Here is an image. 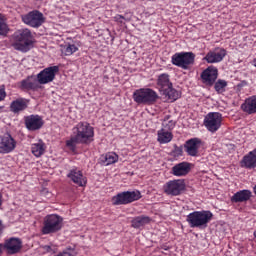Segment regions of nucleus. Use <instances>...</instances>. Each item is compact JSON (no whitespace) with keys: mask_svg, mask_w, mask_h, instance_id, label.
Masks as SVG:
<instances>
[{"mask_svg":"<svg viewBox=\"0 0 256 256\" xmlns=\"http://www.w3.org/2000/svg\"><path fill=\"white\" fill-rule=\"evenodd\" d=\"M162 125H163L162 129H165L166 131L170 132L172 129H174L176 123L174 122V120H169V117H168V118H165Z\"/></svg>","mask_w":256,"mask_h":256,"instance_id":"nucleus-34","label":"nucleus"},{"mask_svg":"<svg viewBox=\"0 0 256 256\" xmlns=\"http://www.w3.org/2000/svg\"><path fill=\"white\" fill-rule=\"evenodd\" d=\"M253 193L256 195V185L253 187Z\"/></svg>","mask_w":256,"mask_h":256,"instance_id":"nucleus-41","label":"nucleus"},{"mask_svg":"<svg viewBox=\"0 0 256 256\" xmlns=\"http://www.w3.org/2000/svg\"><path fill=\"white\" fill-rule=\"evenodd\" d=\"M94 141V128L87 122H80L72 130V137L66 145L74 151L77 144H90Z\"/></svg>","mask_w":256,"mask_h":256,"instance_id":"nucleus-1","label":"nucleus"},{"mask_svg":"<svg viewBox=\"0 0 256 256\" xmlns=\"http://www.w3.org/2000/svg\"><path fill=\"white\" fill-rule=\"evenodd\" d=\"M142 198V195L139 191H127L119 193L117 196H114L112 201L114 205H127L132 202L138 201Z\"/></svg>","mask_w":256,"mask_h":256,"instance_id":"nucleus-10","label":"nucleus"},{"mask_svg":"<svg viewBox=\"0 0 256 256\" xmlns=\"http://www.w3.org/2000/svg\"><path fill=\"white\" fill-rule=\"evenodd\" d=\"M6 97L5 88H0V102L3 101Z\"/></svg>","mask_w":256,"mask_h":256,"instance_id":"nucleus-38","label":"nucleus"},{"mask_svg":"<svg viewBox=\"0 0 256 256\" xmlns=\"http://www.w3.org/2000/svg\"><path fill=\"white\" fill-rule=\"evenodd\" d=\"M162 94L166 97V99L170 100V102H174L181 97L180 92H178V90H175L173 84L172 86L166 88L165 91L162 92Z\"/></svg>","mask_w":256,"mask_h":256,"instance_id":"nucleus-27","label":"nucleus"},{"mask_svg":"<svg viewBox=\"0 0 256 256\" xmlns=\"http://www.w3.org/2000/svg\"><path fill=\"white\" fill-rule=\"evenodd\" d=\"M252 196V192L249 190H241L239 192H236L233 196L232 199H230V201H232V203H242V202H247L248 200H250Z\"/></svg>","mask_w":256,"mask_h":256,"instance_id":"nucleus-24","label":"nucleus"},{"mask_svg":"<svg viewBox=\"0 0 256 256\" xmlns=\"http://www.w3.org/2000/svg\"><path fill=\"white\" fill-rule=\"evenodd\" d=\"M39 82L36 76H28L25 80L20 81L21 90H36L38 88Z\"/></svg>","mask_w":256,"mask_h":256,"instance_id":"nucleus-21","label":"nucleus"},{"mask_svg":"<svg viewBox=\"0 0 256 256\" xmlns=\"http://www.w3.org/2000/svg\"><path fill=\"white\" fill-rule=\"evenodd\" d=\"M201 147V140L198 138L190 139L186 141L184 149L189 156L197 157L199 156V148Z\"/></svg>","mask_w":256,"mask_h":256,"instance_id":"nucleus-18","label":"nucleus"},{"mask_svg":"<svg viewBox=\"0 0 256 256\" xmlns=\"http://www.w3.org/2000/svg\"><path fill=\"white\" fill-rule=\"evenodd\" d=\"M3 253V246H2V243H0V256L2 255Z\"/></svg>","mask_w":256,"mask_h":256,"instance_id":"nucleus-39","label":"nucleus"},{"mask_svg":"<svg viewBox=\"0 0 256 256\" xmlns=\"http://www.w3.org/2000/svg\"><path fill=\"white\" fill-rule=\"evenodd\" d=\"M56 256H76L75 249L68 247L64 251L58 253Z\"/></svg>","mask_w":256,"mask_h":256,"instance_id":"nucleus-35","label":"nucleus"},{"mask_svg":"<svg viewBox=\"0 0 256 256\" xmlns=\"http://www.w3.org/2000/svg\"><path fill=\"white\" fill-rule=\"evenodd\" d=\"M172 153L174 154V157H179V156H182L183 150L180 147H176L174 148V152Z\"/></svg>","mask_w":256,"mask_h":256,"instance_id":"nucleus-37","label":"nucleus"},{"mask_svg":"<svg viewBox=\"0 0 256 256\" xmlns=\"http://www.w3.org/2000/svg\"><path fill=\"white\" fill-rule=\"evenodd\" d=\"M59 72V66H49L37 74V81L40 85H46L53 82L55 75Z\"/></svg>","mask_w":256,"mask_h":256,"instance_id":"nucleus-11","label":"nucleus"},{"mask_svg":"<svg viewBox=\"0 0 256 256\" xmlns=\"http://www.w3.org/2000/svg\"><path fill=\"white\" fill-rule=\"evenodd\" d=\"M202 78V82H204V84L208 85V86H212L214 85V83L216 82L217 78H218V70L217 68H213V67H208L206 68V70H204V72H202L201 76Z\"/></svg>","mask_w":256,"mask_h":256,"instance_id":"nucleus-15","label":"nucleus"},{"mask_svg":"<svg viewBox=\"0 0 256 256\" xmlns=\"http://www.w3.org/2000/svg\"><path fill=\"white\" fill-rule=\"evenodd\" d=\"M226 55H227L226 49L218 47L206 53V56H204V60L210 64L220 63L223 61Z\"/></svg>","mask_w":256,"mask_h":256,"instance_id":"nucleus-13","label":"nucleus"},{"mask_svg":"<svg viewBox=\"0 0 256 256\" xmlns=\"http://www.w3.org/2000/svg\"><path fill=\"white\" fill-rule=\"evenodd\" d=\"M24 24L32 27L39 28L45 22V18L42 12L33 10L21 16Z\"/></svg>","mask_w":256,"mask_h":256,"instance_id":"nucleus-9","label":"nucleus"},{"mask_svg":"<svg viewBox=\"0 0 256 256\" xmlns=\"http://www.w3.org/2000/svg\"><path fill=\"white\" fill-rule=\"evenodd\" d=\"M172 82H170L169 74H160L157 80V86L161 93L172 87Z\"/></svg>","mask_w":256,"mask_h":256,"instance_id":"nucleus-25","label":"nucleus"},{"mask_svg":"<svg viewBox=\"0 0 256 256\" xmlns=\"http://www.w3.org/2000/svg\"><path fill=\"white\" fill-rule=\"evenodd\" d=\"M151 219L147 216H139L132 220V227L138 229L149 224Z\"/></svg>","mask_w":256,"mask_h":256,"instance_id":"nucleus-29","label":"nucleus"},{"mask_svg":"<svg viewBox=\"0 0 256 256\" xmlns=\"http://www.w3.org/2000/svg\"><path fill=\"white\" fill-rule=\"evenodd\" d=\"M190 170H191L190 164L187 162H182L172 167V175L176 177L186 176L190 172Z\"/></svg>","mask_w":256,"mask_h":256,"instance_id":"nucleus-23","label":"nucleus"},{"mask_svg":"<svg viewBox=\"0 0 256 256\" xmlns=\"http://www.w3.org/2000/svg\"><path fill=\"white\" fill-rule=\"evenodd\" d=\"M3 249L9 255L17 254L21 251L23 247V242L20 238L11 237L5 240L4 244H2Z\"/></svg>","mask_w":256,"mask_h":256,"instance_id":"nucleus-12","label":"nucleus"},{"mask_svg":"<svg viewBox=\"0 0 256 256\" xmlns=\"http://www.w3.org/2000/svg\"><path fill=\"white\" fill-rule=\"evenodd\" d=\"M241 167L246 169H255L256 168V149L249 152L241 160Z\"/></svg>","mask_w":256,"mask_h":256,"instance_id":"nucleus-20","label":"nucleus"},{"mask_svg":"<svg viewBox=\"0 0 256 256\" xmlns=\"http://www.w3.org/2000/svg\"><path fill=\"white\" fill-rule=\"evenodd\" d=\"M157 135H158L157 141L160 144H168L173 139V134L171 133V131H168V130L163 129V128L158 131Z\"/></svg>","mask_w":256,"mask_h":256,"instance_id":"nucleus-26","label":"nucleus"},{"mask_svg":"<svg viewBox=\"0 0 256 256\" xmlns=\"http://www.w3.org/2000/svg\"><path fill=\"white\" fill-rule=\"evenodd\" d=\"M1 226H2V224H1V221H0V231H1Z\"/></svg>","mask_w":256,"mask_h":256,"instance_id":"nucleus-45","label":"nucleus"},{"mask_svg":"<svg viewBox=\"0 0 256 256\" xmlns=\"http://www.w3.org/2000/svg\"><path fill=\"white\" fill-rule=\"evenodd\" d=\"M62 218L58 215H48L44 220L42 233L44 235L58 232L62 228Z\"/></svg>","mask_w":256,"mask_h":256,"instance_id":"nucleus-7","label":"nucleus"},{"mask_svg":"<svg viewBox=\"0 0 256 256\" xmlns=\"http://www.w3.org/2000/svg\"><path fill=\"white\" fill-rule=\"evenodd\" d=\"M212 218L213 214L210 211H195L186 216V222L190 228H206Z\"/></svg>","mask_w":256,"mask_h":256,"instance_id":"nucleus-3","label":"nucleus"},{"mask_svg":"<svg viewBox=\"0 0 256 256\" xmlns=\"http://www.w3.org/2000/svg\"><path fill=\"white\" fill-rule=\"evenodd\" d=\"M46 151V145L42 140H39L37 143L31 145V152L32 154L39 158L41 157Z\"/></svg>","mask_w":256,"mask_h":256,"instance_id":"nucleus-28","label":"nucleus"},{"mask_svg":"<svg viewBox=\"0 0 256 256\" xmlns=\"http://www.w3.org/2000/svg\"><path fill=\"white\" fill-rule=\"evenodd\" d=\"M9 33V27L6 23V18L3 14L0 13V36H7Z\"/></svg>","mask_w":256,"mask_h":256,"instance_id":"nucleus-31","label":"nucleus"},{"mask_svg":"<svg viewBox=\"0 0 256 256\" xmlns=\"http://www.w3.org/2000/svg\"><path fill=\"white\" fill-rule=\"evenodd\" d=\"M4 108V106H0V110H2Z\"/></svg>","mask_w":256,"mask_h":256,"instance_id":"nucleus-44","label":"nucleus"},{"mask_svg":"<svg viewBox=\"0 0 256 256\" xmlns=\"http://www.w3.org/2000/svg\"><path fill=\"white\" fill-rule=\"evenodd\" d=\"M13 44L15 50L26 53L33 46V35L28 28H22L13 34Z\"/></svg>","mask_w":256,"mask_h":256,"instance_id":"nucleus-2","label":"nucleus"},{"mask_svg":"<svg viewBox=\"0 0 256 256\" xmlns=\"http://www.w3.org/2000/svg\"><path fill=\"white\" fill-rule=\"evenodd\" d=\"M119 160V157L116 153L110 152L105 155L103 162L106 164V166H109L111 164L116 163Z\"/></svg>","mask_w":256,"mask_h":256,"instance_id":"nucleus-32","label":"nucleus"},{"mask_svg":"<svg viewBox=\"0 0 256 256\" xmlns=\"http://www.w3.org/2000/svg\"><path fill=\"white\" fill-rule=\"evenodd\" d=\"M254 237L256 238V230L253 232Z\"/></svg>","mask_w":256,"mask_h":256,"instance_id":"nucleus-43","label":"nucleus"},{"mask_svg":"<svg viewBox=\"0 0 256 256\" xmlns=\"http://www.w3.org/2000/svg\"><path fill=\"white\" fill-rule=\"evenodd\" d=\"M223 116L220 112H208L204 118V127L210 131V133L217 132L222 125Z\"/></svg>","mask_w":256,"mask_h":256,"instance_id":"nucleus-6","label":"nucleus"},{"mask_svg":"<svg viewBox=\"0 0 256 256\" xmlns=\"http://www.w3.org/2000/svg\"><path fill=\"white\" fill-rule=\"evenodd\" d=\"M186 189V183L183 179L168 181L164 186V193L168 196H180Z\"/></svg>","mask_w":256,"mask_h":256,"instance_id":"nucleus-8","label":"nucleus"},{"mask_svg":"<svg viewBox=\"0 0 256 256\" xmlns=\"http://www.w3.org/2000/svg\"><path fill=\"white\" fill-rule=\"evenodd\" d=\"M252 65L256 67V58L253 59Z\"/></svg>","mask_w":256,"mask_h":256,"instance_id":"nucleus-40","label":"nucleus"},{"mask_svg":"<svg viewBox=\"0 0 256 256\" xmlns=\"http://www.w3.org/2000/svg\"><path fill=\"white\" fill-rule=\"evenodd\" d=\"M1 205H2V195L0 193V207H1Z\"/></svg>","mask_w":256,"mask_h":256,"instance_id":"nucleus-42","label":"nucleus"},{"mask_svg":"<svg viewBox=\"0 0 256 256\" xmlns=\"http://www.w3.org/2000/svg\"><path fill=\"white\" fill-rule=\"evenodd\" d=\"M226 87H227L226 80H218V82H216V84H214V89L218 93H223L225 91Z\"/></svg>","mask_w":256,"mask_h":256,"instance_id":"nucleus-33","label":"nucleus"},{"mask_svg":"<svg viewBox=\"0 0 256 256\" xmlns=\"http://www.w3.org/2000/svg\"><path fill=\"white\" fill-rule=\"evenodd\" d=\"M67 176L80 187H85L87 184L86 177H84L82 172L77 168L72 169Z\"/></svg>","mask_w":256,"mask_h":256,"instance_id":"nucleus-19","label":"nucleus"},{"mask_svg":"<svg viewBox=\"0 0 256 256\" xmlns=\"http://www.w3.org/2000/svg\"><path fill=\"white\" fill-rule=\"evenodd\" d=\"M172 65L188 70L190 65H193L195 62V54L193 52H176L172 56Z\"/></svg>","mask_w":256,"mask_h":256,"instance_id":"nucleus-5","label":"nucleus"},{"mask_svg":"<svg viewBox=\"0 0 256 256\" xmlns=\"http://www.w3.org/2000/svg\"><path fill=\"white\" fill-rule=\"evenodd\" d=\"M29 105V100L27 98H15V100H12L10 103L9 109L10 112L18 115L22 112H24Z\"/></svg>","mask_w":256,"mask_h":256,"instance_id":"nucleus-14","label":"nucleus"},{"mask_svg":"<svg viewBox=\"0 0 256 256\" xmlns=\"http://www.w3.org/2000/svg\"><path fill=\"white\" fill-rule=\"evenodd\" d=\"M241 109L245 113L252 115L256 113V96L246 98L245 102L241 104Z\"/></svg>","mask_w":256,"mask_h":256,"instance_id":"nucleus-22","label":"nucleus"},{"mask_svg":"<svg viewBox=\"0 0 256 256\" xmlns=\"http://www.w3.org/2000/svg\"><path fill=\"white\" fill-rule=\"evenodd\" d=\"M114 20L120 24H124L125 21L129 22L130 19L129 18H126L125 16L121 15V14H117L115 17H114Z\"/></svg>","mask_w":256,"mask_h":256,"instance_id":"nucleus-36","label":"nucleus"},{"mask_svg":"<svg viewBox=\"0 0 256 256\" xmlns=\"http://www.w3.org/2000/svg\"><path fill=\"white\" fill-rule=\"evenodd\" d=\"M16 148V141L11 137L10 134H5L1 138L0 150L3 154L11 153Z\"/></svg>","mask_w":256,"mask_h":256,"instance_id":"nucleus-16","label":"nucleus"},{"mask_svg":"<svg viewBox=\"0 0 256 256\" xmlns=\"http://www.w3.org/2000/svg\"><path fill=\"white\" fill-rule=\"evenodd\" d=\"M77 51H78V47L75 44L68 43V44L61 46V52L65 56H71L74 53H76Z\"/></svg>","mask_w":256,"mask_h":256,"instance_id":"nucleus-30","label":"nucleus"},{"mask_svg":"<svg viewBox=\"0 0 256 256\" xmlns=\"http://www.w3.org/2000/svg\"><path fill=\"white\" fill-rule=\"evenodd\" d=\"M43 124L44 122L41 116H38L37 114H32L31 116H27L25 118V125L29 131L39 130L43 126Z\"/></svg>","mask_w":256,"mask_h":256,"instance_id":"nucleus-17","label":"nucleus"},{"mask_svg":"<svg viewBox=\"0 0 256 256\" xmlns=\"http://www.w3.org/2000/svg\"><path fill=\"white\" fill-rule=\"evenodd\" d=\"M133 99L139 105H153L159 96L152 88H139V90H135Z\"/></svg>","mask_w":256,"mask_h":256,"instance_id":"nucleus-4","label":"nucleus"}]
</instances>
